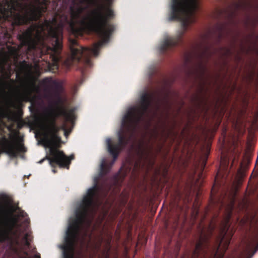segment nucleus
Here are the masks:
<instances>
[{
  "mask_svg": "<svg viewBox=\"0 0 258 258\" xmlns=\"http://www.w3.org/2000/svg\"><path fill=\"white\" fill-rule=\"evenodd\" d=\"M105 161L104 160H103L102 163H101V167L102 169H103L105 166Z\"/></svg>",
  "mask_w": 258,
  "mask_h": 258,
  "instance_id": "nucleus-21",
  "label": "nucleus"
},
{
  "mask_svg": "<svg viewBox=\"0 0 258 258\" xmlns=\"http://www.w3.org/2000/svg\"><path fill=\"white\" fill-rule=\"evenodd\" d=\"M18 222V218L16 216H11L6 218V225L7 228L12 232Z\"/></svg>",
  "mask_w": 258,
  "mask_h": 258,
  "instance_id": "nucleus-14",
  "label": "nucleus"
},
{
  "mask_svg": "<svg viewBox=\"0 0 258 258\" xmlns=\"http://www.w3.org/2000/svg\"><path fill=\"white\" fill-rule=\"evenodd\" d=\"M31 234L29 233H26L22 240V242L25 247L29 246Z\"/></svg>",
  "mask_w": 258,
  "mask_h": 258,
  "instance_id": "nucleus-18",
  "label": "nucleus"
},
{
  "mask_svg": "<svg viewBox=\"0 0 258 258\" xmlns=\"http://www.w3.org/2000/svg\"><path fill=\"white\" fill-rule=\"evenodd\" d=\"M60 115L63 116L66 122H73L75 118L74 111L72 109L67 110L61 107L46 110L35 116V122L42 136V141L50 148L49 156L47 158L50 165L53 166L56 164L60 167H67L68 169L71 161L74 158V155L68 157L63 152L54 147L55 144L60 140L57 134L61 128L64 130L66 137L70 132L67 130L65 123L61 127L56 125V118Z\"/></svg>",
  "mask_w": 258,
  "mask_h": 258,
  "instance_id": "nucleus-3",
  "label": "nucleus"
},
{
  "mask_svg": "<svg viewBox=\"0 0 258 258\" xmlns=\"http://www.w3.org/2000/svg\"><path fill=\"white\" fill-rule=\"evenodd\" d=\"M68 22L66 17L61 19L55 16L51 21L45 20L40 25H33L18 36L21 44L18 48H8V52L0 53V68L9 64L10 56L16 58L18 55V49L23 46L27 48V53L33 51L36 56L46 53H51L52 62L47 61L36 62L34 66L25 61L20 62L17 66L18 75L22 74L25 79L22 82L20 88L16 90V99L19 102L28 101L33 93L40 94L41 88L49 91L56 87L57 82L51 78H46L36 84V76H39L42 71L57 70L59 59V50L62 47V28Z\"/></svg>",
  "mask_w": 258,
  "mask_h": 258,
  "instance_id": "nucleus-1",
  "label": "nucleus"
},
{
  "mask_svg": "<svg viewBox=\"0 0 258 258\" xmlns=\"http://www.w3.org/2000/svg\"><path fill=\"white\" fill-rule=\"evenodd\" d=\"M96 187L89 188L76 212V219L70 224L66 233L64 243L61 246L64 258H74L75 246L78 242L85 243V237L89 236L88 229L94 213L97 209L95 202Z\"/></svg>",
  "mask_w": 258,
  "mask_h": 258,
  "instance_id": "nucleus-4",
  "label": "nucleus"
},
{
  "mask_svg": "<svg viewBox=\"0 0 258 258\" xmlns=\"http://www.w3.org/2000/svg\"><path fill=\"white\" fill-rule=\"evenodd\" d=\"M52 171H53L54 173H55V170H54V169H53V170H52Z\"/></svg>",
  "mask_w": 258,
  "mask_h": 258,
  "instance_id": "nucleus-24",
  "label": "nucleus"
},
{
  "mask_svg": "<svg viewBox=\"0 0 258 258\" xmlns=\"http://www.w3.org/2000/svg\"><path fill=\"white\" fill-rule=\"evenodd\" d=\"M154 155L151 149L148 148L142 151L140 166L144 168L147 167L149 169L154 164Z\"/></svg>",
  "mask_w": 258,
  "mask_h": 258,
  "instance_id": "nucleus-11",
  "label": "nucleus"
},
{
  "mask_svg": "<svg viewBox=\"0 0 258 258\" xmlns=\"http://www.w3.org/2000/svg\"><path fill=\"white\" fill-rule=\"evenodd\" d=\"M177 43V40L171 37H167L163 41L162 45L160 47V50L163 51L168 47L173 46Z\"/></svg>",
  "mask_w": 258,
  "mask_h": 258,
  "instance_id": "nucleus-16",
  "label": "nucleus"
},
{
  "mask_svg": "<svg viewBox=\"0 0 258 258\" xmlns=\"http://www.w3.org/2000/svg\"><path fill=\"white\" fill-rule=\"evenodd\" d=\"M198 1H173L171 20H177L182 23L181 35L188 26L196 22L195 13L199 8Z\"/></svg>",
  "mask_w": 258,
  "mask_h": 258,
  "instance_id": "nucleus-6",
  "label": "nucleus"
},
{
  "mask_svg": "<svg viewBox=\"0 0 258 258\" xmlns=\"http://www.w3.org/2000/svg\"><path fill=\"white\" fill-rule=\"evenodd\" d=\"M47 2L0 1V23L8 20L20 25L37 20L46 10Z\"/></svg>",
  "mask_w": 258,
  "mask_h": 258,
  "instance_id": "nucleus-5",
  "label": "nucleus"
},
{
  "mask_svg": "<svg viewBox=\"0 0 258 258\" xmlns=\"http://www.w3.org/2000/svg\"><path fill=\"white\" fill-rule=\"evenodd\" d=\"M258 249V225L252 234L243 243L242 249L237 258H251Z\"/></svg>",
  "mask_w": 258,
  "mask_h": 258,
  "instance_id": "nucleus-10",
  "label": "nucleus"
},
{
  "mask_svg": "<svg viewBox=\"0 0 258 258\" xmlns=\"http://www.w3.org/2000/svg\"><path fill=\"white\" fill-rule=\"evenodd\" d=\"M233 206V204L231 203L227 209V215L221 232L220 241L213 258H223L224 253L228 248L230 239L233 234V231L229 230L228 225V222L232 214Z\"/></svg>",
  "mask_w": 258,
  "mask_h": 258,
  "instance_id": "nucleus-8",
  "label": "nucleus"
},
{
  "mask_svg": "<svg viewBox=\"0 0 258 258\" xmlns=\"http://www.w3.org/2000/svg\"><path fill=\"white\" fill-rule=\"evenodd\" d=\"M34 258H40V256L39 254H36Z\"/></svg>",
  "mask_w": 258,
  "mask_h": 258,
  "instance_id": "nucleus-22",
  "label": "nucleus"
},
{
  "mask_svg": "<svg viewBox=\"0 0 258 258\" xmlns=\"http://www.w3.org/2000/svg\"><path fill=\"white\" fill-rule=\"evenodd\" d=\"M225 168H226V164L225 165V164L224 163V161H222L221 163L220 168L221 169H225Z\"/></svg>",
  "mask_w": 258,
  "mask_h": 258,
  "instance_id": "nucleus-20",
  "label": "nucleus"
},
{
  "mask_svg": "<svg viewBox=\"0 0 258 258\" xmlns=\"http://www.w3.org/2000/svg\"><path fill=\"white\" fill-rule=\"evenodd\" d=\"M151 98L150 94L144 93L141 96L140 105L128 109L122 119V127L123 129L128 131L135 129L138 122L146 112L150 104Z\"/></svg>",
  "mask_w": 258,
  "mask_h": 258,
  "instance_id": "nucleus-7",
  "label": "nucleus"
},
{
  "mask_svg": "<svg viewBox=\"0 0 258 258\" xmlns=\"http://www.w3.org/2000/svg\"><path fill=\"white\" fill-rule=\"evenodd\" d=\"M113 157H114V156H113ZM113 158H114V161H113V162H114V161L116 160V159L117 158V157H116V158H114V157H113Z\"/></svg>",
  "mask_w": 258,
  "mask_h": 258,
  "instance_id": "nucleus-23",
  "label": "nucleus"
},
{
  "mask_svg": "<svg viewBox=\"0 0 258 258\" xmlns=\"http://www.w3.org/2000/svg\"><path fill=\"white\" fill-rule=\"evenodd\" d=\"M11 140L6 137H3L0 140V145L6 153L11 157H16L19 153L26 151V149L20 141H18L16 136L10 135Z\"/></svg>",
  "mask_w": 258,
  "mask_h": 258,
  "instance_id": "nucleus-9",
  "label": "nucleus"
},
{
  "mask_svg": "<svg viewBox=\"0 0 258 258\" xmlns=\"http://www.w3.org/2000/svg\"><path fill=\"white\" fill-rule=\"evenodd\" d=\"M15 81L13 79H10L9 81H0V89L2 92H4L6 89L12 90L14 88Z\"/></svg>",
  "mask_w": 258,
  "mask_h": 258,
  "instance_id": "nucleus-15",
  "label": "nucleus"
},
{
  "mask_svg": "<svg viewBox=\"0 0 258 258\" xmlns=\"http://www.w3.org/2000/svg\"><path fill=\"white\" fill-rule=\"evenodd\" d=\"M97 1H73L71 7L70 26L75 33H80L87 30L95 32L101 39L91 48L83 47L74 39L69 40L71 56L65 61L67 66H70L73 60H79L84 57V61L88 66L91 65L90 57L98 54L100 47L107 42L114 27L108 23L114 16V13L108 4H98L89 10V7L95 5Z\"/></svg>",
  "mask_w": 258,
  "mask_h": 258,
  "instance_id": "nucleus-2",
  "label": "nucleus"
},
{
  "mask_svg": "<svg viewBox=\"0 0 258 258\" xmlns=\"http://www.w3.org/2000/svg\"><path fill=\"white\" fill-rule=\"evenodd\" d=\"M254 220H251V219H250L248 217H246L244 219H242L241 220L240 224L241 225H244L246 223H249L250 225H252L253 224V223L254 222Z\"/></svg>",
  "mask_w": 258,
  "mask_h": 258,
  "instance_id": "nucleus-19",
  "label": "nucleus"
},
{
  "mask_svg": "<svg viewBox=\"0 0 258 258\" xmlns=\"http://www.w3.org/2000/svg\"><path fill=\"white\" fill-rule=\"evenodd\" d=\"M12 231L6 227H2L0 228V241H3L9 238Z\"/></svg>",
  "mask_w": 258,
  "mask_h": 258,
  "instance_id": "nucleus-17",
  "label": "nucleus"
},
{
  "mask_svg": "<svg viewBox=\"0 0 258 258\" xmlns=\"http://www.w3.org/2000/svg\"><path fill=\"white\" fill-rule=\"evenodd\" d=\"M207 248L204 244L202 240L197 244L195 250L193 257L207 258L208 254L207 253Z\"/></svg>",
  "mask_w": 258,
  "mask_h": 258,
  "instance_id": "nucleus-13",
  "label": "nucleus"
},
{
  "mask_svg": "<svg viewBox=\"0 0 258 258\" xmlns=\"http://www.w3.org/2000/svg\"><path fill=\"white\" fill-rule=\"evenodd\" d=\"M123 138L121 137H119V143L116 145H112L111 140L108 138L106 139V144L107 145L108 151L109 153L114 156V158H116L118 156L120 147L123 144Z\"/></svg>",
  "mask_w": 258,
  "mask_h": 258,
  "instance_id": "nucleus-12",
  "label": "nucleus"
}]
</instances>
